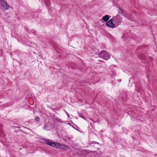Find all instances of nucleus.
<instances>
[{
	"label": "nucleus",
	"mask_w": 157,
	"mask_h": 157,
	"mask_svg": "<svg viewBox=\"0 0 157 157\" xmlns=\"http://www.w3.org/2000/svg\"><path fill=\"white\" fill-rule=\"evenodd\" d=\"M99 57L105 60H108L110 58L109 53L106 51H101L98 54Z\"/></svg>",
	"instance_id": "f257e3e1"
},
{
	"label": "nucleus",
	"mask_w": 157,
	"mask_h": 157,
	"mask_svg": "<svg viewBox=\"0 0 157 157\" xmlns=\"http://www.w3.org/2000/svg\"><path fill=\"white\" fill-rule=\"evenodd\" d=\"M113 19H114V23L117 25H119L121 24L122 21V17L118 15L113 17Z\"/></svg>",
	"instance_id": "f03ea898"
},
{
	"label": "nucleus",
	"mask_w": 157,
	"mask_h": 157,
	"mask_svg": "<svg viewBox=\"0 0 157 157\" xmlns=\"http://www.w3.org/2000/svg\"><path fill=\"white\" fill-rule=\"evenodd\" d=\"M0 4H1L3 8H4L6 10H8L10 7V6L7 4V2L2 0H0Z\"/></svg>",
	"instance_id": "7ed1b4c3"
},
{
	"label": "nucleus",
	"mask_w": 157,
	"mask_h": 157,
	"mask_svg": "<svg viewBox=\"0 0 157 157\" xmlns=\"http://www.w3.org/2000/svg\"><path fill=\"white\" fill-rule=\"evenodd\" d=\"M44 141L45 142H44V144H47L48 145L51 146L53 147L54 142H50V140L49 139H44Z\"/></svg>",
	"instance_id": "20e7f679"
},
{
	"label": "nucleus",
	"mask_w": 157,
	"mask_h": 157,
	"mask_svg": "<svg viewBox=\"0 0 157 157\" xmlns=\"http://www.w3.org/2000/svg\"><path fill=\"white\" fill-rule=\"evenodd\" d=\"M105 25L108 27L113 28H115V25L113 23H110L109 22H107L105 24Z\"/></svg>",
	"instance_id": "39448f33"
},
{
	"label": "nucleus",
	"mask_w": 157,
	"mask_h": 157,
	"mask_svg": "<svg viewBox=\"0 0 157 157\" xmlns=\"http://www.w3.org/2000/svg\"><path fill=\"white\" fill-rule=\"evenodd\" d=\"M68 148V147L66 145L60 143L59 149H66Z\"/></svg>",
	"instance_id": "423d86ee"
},
{
	"label": "nucleus",
	"mask_w": 157,
	"mask_h": 157,
	"mask_svg": "<svg viewBox=\"0 0 157 157\" xmlns=\"http://www.w3.org/2000/svg\"><path fill=\"white\" fill-rule=\"evenodd\" d=\"M60 143L58 142H54L53 147L59 149Z\"/></svg>",
	"instance_id": "0eeeda50"
},
{
	"label": "nucleus",
	"mask_w": 157,
	"mask_h": 157,
	"mask_svg": "<svg viewBox=\"0 0 157 157\" xmlns=\"http://www.w3.org/2000/svg\"><path fill=\"white\" fill-rule=\"evenodd\" d=\"M102 19L105 21H108L109 19V16L107 15H105L102 17Z\"/></svg>",
	"instance_id": "6e6552de"
},
{
	"label": "nucleus",
	"mask_w": 157,
	"mask_h": 157,
	"mask_svg": "<svg viewBox=\"0 0 157 157\" xmlns=\"http://www.w3.org/2000/svg\"><path fill=\"white\" fill-rule=\"evenodd\" d=\"M119 9L120 11L119 12V13L121 14L123 16H126V14L124 13L123 10L120 8H119Z\"/></svg>",
	"instance_id": "1a4fd4ad"
},
{
	"label": "nucleus",
	"mask_w": 157,
	"mask_h": 157,
	"mask_svg": "<svg viewBox=\"0 0 157 157\" xmlns=\"http://www.w3.org/2000/svg\"><path fill=\"white\" fill-rule=\"evenodd\" d=\"M113 21L114 22V19H113V17L109 21H108V22H109L110 23H113Z\"/></svg>",
	"instance_id": "9d476101"
},
{
	"label": "nucleus",
	"mask_w": 157,
	"mask_h": 157,
	"mask_svg": "<svg viewBox=\"0 0 157 157\" xmlns=\"http://www.w3.org/2000/svg\"><path fill=\"white\" fill-rule=\"evenodd\" d=\"M35 120L37 122H39L40 121V119L39 117H36L35 118Z\"/></svg>",
	"instance_id": "9b49d317"
},
{
	"label": "nucleus",
	"mask_w": 157,
	"mask_h": 157,
	"mask_svg": "<svg viewBox=\"0 0 157 157\" xmlns=\"http://www.w3.org/2000/svg\"><path fill=\"white\" fill-rule=\"evenodd\" d=\"M66 114H67V115L68 116H69V115H68V113H67V112H66Z\"/></svg>",
	"instance_id": "f8f14e48"
},
{
	"label": "nucleus",
	"mask_w": 157,
	"mask_h": 157,
	"mask_svg": "<svg viewBox=\"0 0 157 157\" xmlns=\"http://www.w3.org/2000/svg\"><path fill=\"white\" fill-rule=\"evenodd\" d=\"M44 129H46V128H45L44 127Z\"/></svg>",
	"instance_id": "ddd939ff"
},
{
	"label": "nucleus",
	"mask_w": 157,
	"mask_h": 157,
	"mask_svg": "<svg viewBox=\"0 0 157 157\" xmlns=\"http://www.w3.org/2000/svg\"><path fill=\"white\" fill-rule=\"evenodd\" d=\"M50 108L51 109H52V107H50Z\"/></svg>",
	"instance_id": "4468645a"
}]
</instances>
